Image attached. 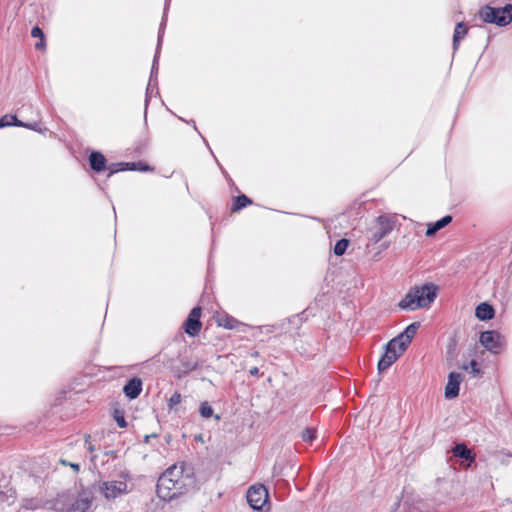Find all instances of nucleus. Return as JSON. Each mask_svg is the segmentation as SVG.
<instances>
[{
  "instance_id": "nucleus-35",
  "label": "nucleus",
  "mask_w": 512,
  "mask_h": 512,
  "mask_svg": "<svg viewBox=\"0 0 512 512\" xmlns=\"http://www.w3.org/2000/svg\"><path fill=\"white\" fill-rule=\"evenodd\" d=\"M249 374L252 375V376H255V377H259L260 376L259 369L257 367H252L249 370Z\"/></svg>"
},
{
  "instance_id": "nucleus-5",
  "label": "nucleus",
  "mask_w": 512,
  "mask_h": 512,
  "mask_svg": "<svg viewBox=\"0 0 512 512\" xmlns=\"http://www.w3.org/2000/svg\"><path fill=\"white\" fill-rule=\"evenodd\" d=\"M403 344H397L393 339L385 345L384 354L378 362V371L381 373L390 368L400 356L406 351Z\"/></svg>"
},
{
  "instance_id": "nucleus-7",
  "label": "nucleus",
  "mask_w": 512,
  "mask_h": 512,
  "mask_svg": "<svg viewBox=\"0 0 512 512\" xmlns=\"http://www.w3.org/2000/svg\"><path fill=\"white\" fill-rule=\"evenodd\" d=\"M480 343L491 353L499 354L505 347V338L495 330L484 331L480 335Z\"/></svg>"
},
{
  "instance_id": "nucleus-12",
  "label": "nucleus",
  "mask_w": 512,
  "mask_h": 512,
  "mask_svg": "<svg viewBox=\"0 0 512 512\" xmlns=\"http://www.w3.org/2000/svg\"><path fill=\"white\" fill-rule=\"evenodd\" d=\"M462 382V375L458 372H450L448 375V382L445 387V397L447 399L455 398L459 395L460 384Z\"/></svg>"
},
{
  "instance_id": "nucleus-44",
  "label": "nucleus",
  "mask_w": 512,
  "mask_h": 512,
  "mask_svg": "<svg viewBox=\"0 0 512 512\" xmlns=\"http://www.w3.org/2000/svg\"><path fill=\"white\" fill-rule=\"evenodd\" d=\"M88 450H89L90 452L94 451V446H93V445H89Z\"/></svg>"
},
{
  "instance_id": "nucleus-15",
  "label": "nucleus",
  "mask_w": 512,
  "mask_h": 512,
  "mask_svg": "<svg viewBox=\"0 0 512 512\" xmlns=\"http://www.w3.org/2000/svg\"><path fill=\"white\" fill-rule=\"evenodd\" d=\"M92 504V497L84 492L79 494L75 501L71 504L68 512H86Z\"/></svg>"
},
{
  "instance_id": "nucleus-33",
  "label": "nucleus",
  "mask_w": 512,
  "mask_h": 512,
  "mask_svg": "<svg viewBox=\"0 0 512 512\" xmlns=\"http://www.w3.org/2000/svg\"><path fill=\"white\" fill-rule=\"evenodd\" d=\"M182 400L181 394L178 392H175L168 400V407L169 409H173L175 406L180 404Z\"/></svg>"
},
{
  "instance_id": "nucleus-17",
  "label": "nucleus",
  "mask_w": 512,
  "mask_h": 512,
  "mask_svg": "<svg viewBox=\"0 0 512 512\" xmlns=\"http://www.w3.org/2000/svg\"><path fill=\"white\" fill-rule=\"evenodd\" d=\"M89 164L92 170L101 172L105 169L106 158L101 152L93 151L89 155Z\"/></svg>"
},
{
  "instance_id": "nucleus-31",
  "label": "nucleus",
  "mask_w": 512,
  "mask_h": 512,
  "mask_svg": "<svg viewBox=\"0 0 512 512\" xmlns=\"http://www.w3.org/2000/svg\"><path fill=\"white\" fill-rule=\"evenodd\" d=\"M316 438V431L313 428H307L302 432V439L311 443Z\"/></svg>"
},
{
  "instance_id": "nucleus-20",
  "label": "nucleus",
  "mask_w": 512,
  "mask_h": 512,
  "mask_svg": "<svg viewBox=\"0 0 512 512\" xmlns=\"http://www.w3.org/2000/svg\"><path fill=\"white\" fill-rule=\"evenodd\" d=\"M451 221L452 216L446 215L441 219L437 220L436 222L429 224L426 230V235H434L437 231L441 230L442 228L446 227L449 223H451Z\"/></svg>"
},
{
  "instance_id": "nucleus-18",
  "label": "nucleus",
  "mask_w": 512,
  "mask_h": 512,
  "mask_svg": "<svg viewBox=\"0 0 512 512\" xmlns=\"http://www.w3.org/2000/svg\"><path fill=\"white\" fill-rule=\"evenodd\" d=\"M452 453L455 457L468 460L470 463L475 460V456L472 454V451L467 447L465 443L456 444L452 448Z\"/></svg>"
},
{
  "instance_id": "nucleus-1",
  "label": "nucleus",
  "mask_w": 512,
  "mask_h": 512,
  "mask_svg": "<svg viewBox=\"0 0 512 512\" xmlns=\"http://www.w3.org/2000/svg\"><path fill=\"white\" fill-rule=\"evenodd\" d=\"M188 476L183 474V466L172 465L159 477L156 485L158 497L170 501L186 492Z\"/></svg>"
},
{
  "instance_id": "nucleus-22",
  "label": "nucleus",
  "mask_w": 512,
  "mask_h": 512,
  "mask_svg": "<svg viewBox=\"0 0 512 512\" xmlns=\"http://www.w3.org/2000/svg\"><path fill=\"white\" fill-rule=\"evenodd\" d=\"M181 368L179 370L180 373L187 374L191 371H194L199 368L198 361L191 360L189 358H182L180 360Z\"/></svg>"
},
{
  "instance_id": "nucleus-11",
  "label": "nucleus",
  "mask_w": 512,
  "mask_h": 512,
  "mask_svg": "<svg viewBox=\"0 0 512 512\" xmlns=\"http://www.w3.org/2000/svg\"><path fill=\"white\" fill-rule=\"evenodd\" d=\"M8 126L25 127L33 131L42 132V130L39 128L38 122H22L18 120L16 115H4L0 119V128Z\"/></svg>"
},
{
  "instance_id": "nucleus-25",
  "label": "nucleus",
  "mask_w": 512,
  "mask_h": 512,
  "mask_svg": "<svg viewBox=\"0 0 512 512\" xmlns=\"http://www.w3.org/2000/svg\"><path fill=\"white\" fill-rule=\"evenodd\" d=\"M42 507V501L36 498L24 499L22 508L25 510H36Z\"/></svg>"
},
{
  "instance_id": "nucleus-42",
  "label": "nucleus",
  "mask_w": 512,
  "mask_h": 512,
  "mask_svg": "<svg viewBox=\"0 0 512 512\" xmlns=\"http://www.w3.org/2000/svg\"><path fill=\"white\" fill-rule=\"evenodd\" d=\"M60 463H61V464H63V465H65V466H69V463H70V462H69V461H67V460H63V459H61V460H60Z\"/></svg>"
},
{
  "instance_id": "nucleus-21",
  "label": "nucleus",
  "mask_w": 512,
  "mask_h": 512,
  "mask_svg": "<svg viewBox=\"0 0 512 512\" xmlns=\"http://www.w3.org/2000/svg\"><path fill=\"white\" fill-rule=\"evenodd\" d=\"M467 27L463 22H459L456 24L453 35V50L456 51L459 47V43L467 34Z\"/></svg>"
},
{
  "instance_id": "nucleus-26",
  "label": "nucleus",
  "mask_w": 512,
  "mask_h": 512,
  "mask_svg": "<svg viewBox=\"0 0 512 512\" xmlns=\"http://www.w3.org/2000/svg\"><path fill=\"white\" fill-rule=\"evenodd\" d=\"M349 245V240L342 238L338 240L334 246V254L337 256H341L345 253L347 247Z\"/></svg>"
},
{
  "instance_id": "nucleus-8",
  "label": "nucleus",
  "mask_w": 512,
  "mask_h": 512,
  "mask_svg": "<svg viewBox=\"0 0 512 512\" xmlns=\"http://www.w3.org/2000/svg\"><path fill=\"white\" fill-rule=\"evenodd\" d=\"M99 489L106 499L113 500L127 492V483L121 480L104 481Z\"/></svg>"
},
{
  "instance_id": "nucleus-36",
  "label": "nucleus",
  "mask_w": 512,
  "mask_h": 512,
  "mask_svg": "<svg viewBox=\"0 0 512 512\" xmlns=\"http://www.w3.org/2000/svg\"><path fill=\"white\" fill-rule=\"evenodd\" d=\"M69 466L73 469V471L77 474L80 471V465L78 463L70 462Z\"/></svg>"
},
{
  "instance_id": "nucleus-24",
  "label": "nucleus",
  "mask_w": 512,
  "mask_h": 512,
  "mask_svg": "<svg viewBox=\"0 0 512 512\" xmlns=\"http://www.w3.org/2000/svg\"><path fill=\"white\" fill-rule=\"evenodd\" d=\"M219 325L226 329H235L238 327L239 321L232 316H225L220 319Z\"/></svg>"
},
{
  "instance_id": "nucleus-34",
  "label": "nucleus",
  "mask_w": 512,
  "mask_h": 512,
  "mask_svg": "<svg viewBox=\"0 0 512 512\" xmlns=\"http://www.w3.org/2000/svg\"><path fill=\"white\" fill-rule=\"evenodd\" d=\"M31 36L34 38H44L43 31L38 26H35L31 30Z\"/></svg>"
},
{
  "instance_id": "nucleus-38",
  "label": "nucleus",
  "mask_w": 512,
  "mask_h": 512,
  "mask_svg": "<svg viewBox=\"0 0 512 512\" xmlns=\"http://www.w3.org/2000/svg\"><path fill=\"white\" fill-rule=\"evenodd\" d=\"M44 47H45L44 38H41L40 41L35 44V48L37 50H39V49H43Z\"/></svg>"
},
{
  "instance_id": "nucleus-10",
  "label": "nucleus",
  "mask_w": 512,
  "mask_h": 512,
  "mask_svg": "<svg viewBox=\"0 0 512 512\" xmlns=\"http://www.w3.org/2000/svg\"><path fill=\"white\" fill-rule=\"evenodd\" d=\"M200 316H201V308L199 306L194 307L190 311V313L184 323V330L191 337L198 335L201 330L202 323L200 321Z\"/></svg>"
},
{
  "instance_id": "nucleus-43",
  "label": "nucleus",
  "mask_w": 512,
  "mask_h": 512,
  "mask_svg": "<svg viewBox=\"0 0 512 512\" xmlns=\"http://www.w3.org/2000/svg\"><path fill=\"white\" fill-rule=\"evenodd\" d=\"M251 356H253V357H258V356H259V352H258V351H255V352H253V353L251 354Z\"/></svg>"
},
{
  "instance_id": "nucleus-9",
  "label": "nucleus",
  "mask_w": 512,
  "mask_h": 512,
  "mask_svg": "<svg viewBox=\"0 0 512 512\" xmlns=\"http://www.w3.org/2000/svg\"><path fill=\"white\" fill-rule=\"evenodd\" d=\"M268 500V491L264 485L252 486L247 491V502L254 510H260Z\"/></svg>"
},
{
  "instance_id": "nucleus-14",
  "label": "nucleus",
  "mask_w": 512,
  "mask_h": 512,
  "mask_svg": "<svg viewBox=\"0 0 512 512\" xmlns=\"http://www.w3.org/2000/svg\"><path fill=\"white\" fill-rule=\"evenodd\" d=\"M142 385V380L140 378L134 377L124 385L123 393L129 399H135L142 392Z\"/></svg>"
},
{
  "instance_id": "nucleus-30",
  "label": "nucleus",
  "mask_w": 512,
  "mask_h": 512,
  "mask_svg": "<svg viewBox=\"0 0 512 512\" xmlns=\"http://www.w3.org/2000/svg\"><path fill=\"white\" fill-rule=\"evenodd\" d=\"M113 417H114V420L116 421L117 425L120 427V428H125L127 427V422L125 420V417H124V414L123 412L119 411V410H115L114 411V414H113Z\"/></svg>"
},
{
  "instance_id": "nucleus-16",
  "label": "nucleus",
  "mask_w": 512,
  "mask_h": 512,
  "mask_svg": "<svg viewBox=\"0 0 512 512\" xmlns=\"http://www.w3.org/2000/svg\"><path fill=\"white\" fill-rule=\"evenodd\" d=\"M494 315V308L486 302L480 303L475 309V316L482 321L490 320Z\"/></svg>"
},
{
  "instance_id": "nucleus-37",
  "label": "nucleus",
  "mask_w": 512,
  "mask_h": 512,
  "mask_svg": "<svg viewBox=\"0 0 512 512\" xmlns=\"http://www.w3.org/2000/svg\"><path fill=\"white\" fill-rule=\"evenodd\" d=\"M261 329H265L266 333H272L275 330V326L274 325H266V326L261 327Z\"/></svg>"
},
{
  "instance_id": "nucleus-4",
  "label": "nucleus",
  "mask_w": 512,
  "mask_h": 512,
  "mask_svg": "<svg viewBox=\"0 0 512 512\" xmlns=\"http://www.w3.org/2000/svg\"><path fill=\"white\" fill-rule=\"evenodd\" d=\"M169 3H170V0H166L162 20H161L160 27H159L157 48H156V52H155L152 67H151L149 82H148V85L146 88V95H145V106L146 107L149 103V88H151L152 86L156 87L158 85L157 76H158V69H159L158 63H159V56H160V47H161L162 38L164 35V30H165V26H166V22H167V11H168V7H169Z\"/></svg>"
},
{
  "instance_id": "nucleus-23",
  "label": "nucleus",
  "mask_w": 512,
  "mask_h": 512,
  "mask_svg": "<svg viewBox=\"0 0 512 512\" xmlns=\"http://www.w3.org/2000/svg\"><path fill=\"white\" fill-rule=\"evenodd\" d=\"M251 204L252 200L248 198L246 195L242 194L234 198V202L231 209L233 212H237Z\"/></svg>"
},
{
  "instance_id": "nucleus-13",
  "label": "nucleus",
  "mask_w": 512,
  "mask_h": 512,
  "mask_svg": "<svg viewBox=\"0 0 512 512\" xmlns=\"http://www.w3.org/2000/svg\"><path fill=\"white\" fill-rule=\"evenodd\" d=\"M419 326L420 324L418 322H413L409 324L400 334L392 339L395 340L397 344H403V347L406 350L416 335Z\"/></svg>"
},
{
  "instance_id": "nucleus-40",
  "label": "nucleus",
  "mask_w": 512,
  "mask_h": 512,
  "mask_svg": "<svg viewBox=\"0 0 512 512\" xmlns=\"http://www.w3.org/2000/svg\"><path fill=\"white\" fill-rule=\"evenodd\" d=\"M156 91V93L158 94V85L155 87V86H152L151 88H149V98L151 97V94L153 91Z\"/></svg>"
},
{
  "instance_id": "nucleus-2",
  "label": "nucleus",
  "mask_w": 512,
  "mask_h": 512,
  "mask_svg": "<svg viewBox=\"0 0 512 512\" xmlns=\"http://www.w3.org/2000/svg\"><path fill=\"white\" fill-rule=\"evenodd\" d=\"M438 292V286L431 282L415 285L409 289L403 299L398 303V307L405 311L428 308L436 299Z\"/></svg>"
},
{
  "instance_id": "nucleus-41",
  "label": "nucleus",
  "mask_w": 512,
  "mask_h": 512,
  "mask_svg": "<svg viewBox=\"0 0 512 512\" xmlns=\"http://www.w3.org/2000/svg\"><path fill=\"white\" fill-rule=\"evenodd\" d=\"M187 123H189L190 125H193L194 129L197 131L196 123L194 120H190Z\"/></svg>"
},
{
  "instance_id": "nucleus-29",
  "label": "nucleus",
  "mask_w": 512,
  "mask_h": 512,
  "mask_svg": "<svg viewBox=\"0 0 512 512\" xmlns=\"http://www.w3.org/2000/svg\"><path fill=\"white\" fill-rule=\"evenodd\" d=\"M128 170L143 171V172H145V171H150L152 169L150 168V166H148L145 163H142V162H132V163H129Z\"/></svg>"
},
{
  "instance_id": "nucleus-6",
  "label": "nucleus",
  "mask_w": 512,
  "mask_h": 512,
  "mask_svg": "<svg viewBox=\"0 0 512 512\" xmlns=\"http://www.w3.org/2000/svg\"><path fill=\"white\" fill-rule=\"evenodd\" d=\"M395 224L396 221L393 217L386 215L378 216L376 218L375 226L370 229L371 234L369 240L375 244L380 242L384 237L393 231Z\"/></svg>"
},
{
  "instance_id": "nucleus-27",
  "label": "nucleus",
  "mask_w": 512,
  "mask_h": 512,
  "mask_svg": "<svg viewBox=\"0 0 512 512\" xmlns=\"http://www.w3.org/2000/svg\"><path fill=\"white\" fill-rule=\"evenodd\" d=\"M462 369L469 370L470 374H472L475 377L481 374V370L479 368L478 362L474 359L471 360L467 364H463Z\"/></svg>"
},
{
  "instance_id": "nucleus-39",
  "label": "nucleus",
  "mask_w": 512,
  "mask_h": 512,
  "mask_svg": "<svg viewBox=\"0 0 512 512\" xmlns=\"http://www.w3.org/2000/svg\"><path fill=\"white\" fill-rule=\"evenodd\" d=\"M455 346H456L455 342L449 344V346H448V353L449 354L453 353V351L455 350Z\"/></svg>"
},
{
  "instance_id": "nucleus-19",
  "label": "nucleus",
  "mask_w": 512,
  "mask_h": 512,
  "mask_svg": "<svg viewBox=\"0 0 512 512\" xmlns=\"http://www.w3.org/2000/svg\"><path fill=\"white\" fill-rule=\"evenodd\" d=\"M16 500V492L15 490L8 486H1L0 485V505L6 504L10 506L13 504Z\"/></svg>"
},
{
  "instance_id": "nucleus-28",
  "label": "nucleus",
  "mask_w": 512,
  "mask_h": 512,
  "mask_svg": "<svg viewBox=\"0 0 512 512\" xmlns=\"http://www.w3.org/2000/svg\"><path fill=\"white\" fill-rule=\"evenodd\" d=\"M199 412L203 418H210L213 415V408L207 401H204L200 404Z\"/></svg>"
},
{
  "instance_id": "nucleus-32",
  "label": "nucleus",
  "mask_w": 512,
  "mask_h": 512,
  "mask_svg": "<svg viewBox=\"0 0 512 512\" xmlns=\"http://www.w3.org/2000/svg\"><path fill=\"white\" fill-rule=\"evenodd\" d=\"M128 167H129V163H115V164H112L109 167V171H110L109 175L114 174V173L119 172V171L128 170Z\"/></svg>"
},
{
  "instance_id": "nucleus-3",
  "label": "nucleus",
  "mask_w": 512,
  "mask_h": 512,
  "mask_svg": "<svg viewBox=\"0 0 512 512\" xmlns=\"http://www.w3.org/2000/svg\"><path fill=\"white\" fill-rule=\"evenodd\" d=\"M479 15L486 23L506 26L512 21V4L499 8L486 5L480 9Z\"/></svg>"
}]
</instances>
